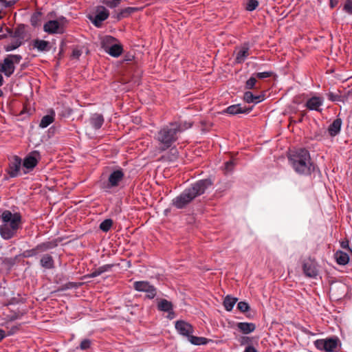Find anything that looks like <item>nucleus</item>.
<instances>
[{"label":"nucleus","mask_w":352,"mask_h":352,"mask_svg":"<svg viewBox=\"0 0 352 352\" xmlns=\"http://www.w3.org/2000/svg\"><path fill=\"white\" fill-rule=\"evenodd\" d=\"M1 224L0 225V235L4 240H9L13 238L21 228L22 217L20 213H12L6 210L1 215Z\"/></svg>","instance_id":"3"},{"label":"nucleus","mask_w":352,"mask_h":352,"mask_svg":"<svg viewBox=\"0 0 352 352\" xmlns=\"http://www.w3.org/2000/svg\"><path fill=\"white\" fill-rule=\"evenodd\" d=\"M40 160V153L37 151L32 152L23 160V166L29 170H32L38 164Z\"/></svg>","instance_id":"12"},{"label":"nucleus","mask_w":352,"mask_h":352,"mask_svg":"<svg viewBox=\"0 0 352 352\" xmlns=\"http://www.w3.org/2000/svg\"><path fill=\"white\" fill-rule=\"evenodd\" d=\"M190 128V125L183 127L181 123L170 122L164 126L155 135V140L160 145V150L165 151L172 146L177 140L179 134Z\"/></svg>","instance_id":"2"},{"label":"nucleus","mask_w":352,"mask_h":352,"mask_svg":"<svg viewBox=\"0 0 352 352\" xmlns=\"http://www.w3.org/2000/svg\"><path fill=\"white\" fill-rule=\"evenodd\" d=\"M322 104V100L320 97H312L306 102V107L309 110L320 111Z\"/></svg>","instance_id":"19"},{"label":"nucleus","mask_w":352,"mask_h":352,"mask_svg":"<svg viewBox=\"0 0 352 352\" xmlns=\"http://www.w3.org/2000/svg\"><path fill=\"white\" fill-rule=\"evenodd\" d=\"M258 6V1L257 0H248L245 6V9L248 11L252 12L256 9Z\"/></svg>","instance_id":"37"},{"label":"nucleus","mask_w":352,"mask_h":352,"mask_svg":"<svg viewBox=\"0 0 352 352\" xmlns=\"http://www.w3.org/2000/svg\"><path fill=\"white\" fill-rule=\"evenodd\" d=\"M5 30L8 34H9L11 37L14 38L16 40L19 41H23L25 38V30L24 25H18L14 31H12L11 29L8 28H6Z\"/></svg>","instance_id":"13"},{"label":"nucleus","mask_w":352,"mask_h":352,"mask_svg":"<svg viewBox=\"0 0 352 352\" xmlns=\"http://www.w3.org/2000/svg\"><path fill=\"white\" fill-rule=\"evenodd\" d=\"M239 342L240 343V345L241 346H243V345H252V338H250V337H248V336H241L240 337V338L239 339Z\"/></svg>","instance_id":"41"},{"label":"nucleus","mask_w":352,"mask_h":352,"mask_svg":"<svg viewBox=\"0 0 352 352\" xmlns=\"http://www.w3.org/2000/svg\"><path fill=\"white\" fill-rule=\"evenodd\" d=\"M289 160L294 170L298 174L309 175L314 170L310 154L305 148H299L290 155Z\"/></svg>","instance_id":"4"},{"label":"nucleus","mask_w":352,"mask_h":352,"mask_svg":"<svg viewBox=\"0 0 352 352\" xmlns=\"http://www.w3.org/2000/svg\"><path fill=\"white\" fill-rule=\"evenodd\" d=\"M3 78L2 76V75L0 74V87L2 86L3 85Z\"/></svg>","instance_id":"57"},{"label":"nucleus","mask_w":352,"mask_h":352,"mask_svg":"<svg viewBox=\"0 0 352 352\" xmlns=\"http://www.w3.org/2000/svg\"><path fill=\"white\" fill-rule=\"evenodd\" d=\"M109 16V10L104 6H98L96 8L94 14L90 15L89 19L92 23L97 28H100L102 23Z\"/></svg>","instance_id":"10"},{"label":"nucleus","mask_w":352,"mask_h":352,"mask_svg":"<svg viewBox=\"0 0 352 352\" xmlns=\"http://www.w3.org/2000/svg\"><path fill=\"white\" fill-rule=\"evenodd\" d=\"M187 340L194 345L199 346V345H205L208 342V340L204 337H197L191 334Z\"/></svg>","instance_id":"28"},{"label":"nucleus","mask_w":352,"mask_h":352,"mask_svg":"<svg viewBox=\"0 0 352 352\" xmlns=\"http://www.w3.org/2000/svg\"><path fill=\"white\" fill-rule=\"evenodd\" d=\"M6 5V7L10 8L14 6L18 0H2Z\"/></svg>","instance_id":"48"},{"label":"nucleus","mask_w":352,"mask_h":352,"mask_svg":"<svg viewBox=\"0 0 352 352\" xmlns=\"http://www.w3.org/2000/svg\"><path fill=\"white\" fill-rule=\"evenodd\" d=\"M55 113L53 110L50 111V114L44 116L40 122L39 126L42 129L47 127L54 121Z\"/></svg>","instance_id":"26"},{"label":"nucleus","mask_w":352,"mask_h":352,"mask_svg":"<svg viewBox=\"0 0 352 352\" xmlns=\"http://www.w3.org/2000/svg\"><path fill=\"white\" fill-rule=\"evenodd\" d=\"M175 327L179 335L186 338L194 333L192 325L182 320L176 321Z\"/></svg>","instance_id":"11"},{"label":"nucleus","mask_w":352,"mask_h":352,"mask_svg":"<svg viewBox=\"0 0 352 352\" xmlns=\"http://www.w3.org/2000/svg\"><path fill=\"white\" fill-rule=\"evenodd\" d=\"M19 330V327L18 326H12L10 330L8 331L6 336H12L16 333Z\"/></svg>","instance_id":"47"},{"label":"nucleus","mask_w":352,"mask_h":352,"mask_svg":"<svg viewBox=\"0 0 352 352\" xmlns=\"http://www.w3.org/2000/svg\"><path fill=\"white\" fill-rule=\"evenodd\" d=\"M178 123H181L182 124V126L183 127H185L186 126H188V124L190 125V128L191 127L192 124L191 123H188V122H177Z\"/></svg>","instance_id":"56"},{"label":"nucleus","mask_w":352,"mask_h":352,"mask_svg":"<svg viewBox=\"0 0 352 352\" xmlns=\"http://www.w3.org/2000/svg\"><path fill=\"white\" fill-rule=\"evenodd\" d=\"M234 166H235V163L233 160H229V161L226 162L224 164V170H225L226 173H231L233 170Z\"/></svg>","instance_id":"39"},{"label":"nucleus","mask_w":352,"mask_h":352,"mask_svg":"<svg viewBox=\"0 0 352 352\" xmlns=\"http://www.w3.org/2000/svg\"><path fill=\"white\" fill-rule=\"evenodd\" d=\"M344 10L348 14H352V0H346L344 5Z\"/></svg>","instance_id":"44"},{"label":"nucleus","mask_w":352,"mask_h":352,"mask_svg":"<svg viewBox=\"0 0 352 352\" xmlns=\"http://www.w3.org/2000/svg\"><path fill=\"white\" fill-rule=\"evenodd\" d=\"M5 3L2 0H0V19L1 18V12L4 8H6Z\"/></svg>","instance_id":"53"},{"label":"nucleus","mask_w":352,"mask_h":352,"mask_svg":"<svg viewBox=\"0 0 352 352\" xmlns=\"http://www.w3.org/2000/svg\"><path fill=\"white\" fill-rule=\"evenodd\" d=\"M315 346L319 350H324L327 352H330V338L326 339H319L314 342Z\"/></svg>","instance_id":"25"},{"label":"nucleus","mask_w":352,"mask_h":352,"mask_svg":"<svg viewBox=\"0 0 352 352\" xmlns=\"http://www.w3.org/2000/svg\"><path fill=\"white\" fill-rule=\"evenodd\" d=\"M237 309L240 311L244 313L250 309V306L248 302L245 301H241L237 304Z\"/></svg>","instance_id":"40"},{"label":"nucleus","mask_w":352,"mask_h":352,"mask_svg":"<svg viewBox=\"0 0 352 352\" xmlns=\"http://www.w3.org/2000/svg\"><path fill=\"white\" fill-rule=\"evenodd\" d=\"M272 74H273L272 72H263L255 73L253 75L256 77V78H258L260 79H263V78H267L271 77L272 76Z\"/></svg>","instance_id":"42"},{"label":"nucleus","mask_w":352,"mask_h":352,"mask_svg":"<svg viewBox=\"0 0 352 352\" xmlns=\"http://www.w3.org/2000/svg\"><path fill=\"white\" fill-rule=\"evenodd\" d=\"M32 46L34 49H36L38 52H49L51 49L50 43L41 39H35L32 41Z\"/></svg>","instance_id":"18"},{"label":"nucleus","mask_w":352,"mask_h":352,"mask_svg":"<svg viewBox=\"0 0 352 352\" xmlns=\"http://www.w3.org/2000/svg\"><path fill=\"white\" fill-rule=\"evenodd\" d=\"M104 123V118L101 114L94 113L90 118V124L95 129H99Z\"/></svg>","instance_id":"24"},{"label":"nucleus","mask_w":352,"mask_h":352,"mask_svg":"<svg viewBox=\"0 0 352 352\" xmlns=\"http://www.w3.org/2000/svg\"><path fill=\"white\" fill-rule=\"evenodd\" d=\"M341 247L343 249L349 248V242L348 241H342L341 242Z\"/></svg>","instance_id":"55"},{"label":"nucleus","mask_w":352,"mask_h":352,"mask_svg":"<svg viewBox=\"0 0 352 352\" xmlns=\"http://www.w3.org/2000/svg\"><path fill=\"white\" fill-rule=\"evenodd\" d=\"M92 345V340L88 338H85L81 340L79 346L77 349H80L82 351H87L91 348Z\"/></svg>","instance_id":"36"},{"label":"nucleus","mask_w":352,"mask_h":352,"mask_svg":"<svg viewBox=\"0 0 352 352\" xmlns=\"http://www.w3.org/2000/svg\"><path fill=\"white\" fill-rule=\"evenodd\" d=\"M3 94L2 90H1V89H0V98L3 96Z\"/></svg>","instance_id":"62"},{"label":"nucleus","mask_w":352,"mask_h":352,"mask_svg":"<svg viewBox=\"0 0 352 352\" xmlns=\"http://www.w3.org/2000/svg\"><path fill=\"white\" fill-rule=\"evenodd\" d=\"M327 131L330 133V126L327 129Z\"/></svg>","instance_id":"61"},{"label":"nucleus","mask_w":352,"mask_h":352,"mask_svg":"<svg viewBox=\"0 0 352 352\" xmlns=\"http://www.w3.org/2000/svg\"><path fill=\"white\" fill-rule=\"evenodd\" d=\"M100 274H101V273H100L99 269L97 268L94 272H92L90 274H89L88 276L89 278H95V277H97V276H100Z\"/></svg>","instance_id":"50"},{"label":"nucleus","mask_w":352,"mask_h":352,"mask_svg":"<svg viewBox=\"0 0 352 352\" xmlns=\"http://www.w3.org/2000/svg\"><path fill=\"white\" fill-rule=\"evenodd\" d=\"M244 100L248 103H258L264 100V95H254L251 91H246L243 96Z\"/></svg>","instance_id":"23"},{"label":"nucleus","mask_w":352,"mask_h":352,"mask_svg":"<svg viewBox=\"0 0 352 352\" xmlns=\"http://www.w3.org/2000/svg\"><path fill=\"white\" fill-rule=\"evenodd\" d=\"M136 10H137V8H132V7H128V8H124V9L121 10L120 12L117 14V19L118 20H120L122 18L127 17L130 14L133 13Z\"/></svg>","instance_id":"31"},{"label":"nucleus","mask_w":352,"mask_h":352,"mask_svg":"<svg viewBox=\"0 0 352 352\" xmlns=\"http://www.w3.org/2000/svg\"><path fill=\"white\" fill-rule=\"evenodd\" d=\"M6 336V333L4 330L0 329V342Z\"/></svg>","instance_id":"54"},{"label":"nucleus","mask_w":352,"mask_h":352,"mask_svg":"<svg viewBox=\"0 0 352 352\" xmlns=\"http://www.w3.org/2000/svg\"><path fill=\"white\" fill-rule=\"evenodd\" d=\"M341 349V342L338 337L331 336V352H338Z\"/></svg>","instance_id":"34"},{"label":"nucleus","mask_w":352,"mask_h":352,"mask_svg":"<svg viewBox=\"0 0 352 352\" xmlns=\"http://www.w3.org/2000/svg\"><path fill=\"white\" fill-rule=\"evenodd\" d=\"M40 265L42 267L47 270H52L54 268V261L53 257L48 254H44L40 260Z\"/></svg>","instance_id":"20"},{"label":"nucleus","mask_w":352,"mask_h":352,"mask_svg":"<svg viewBox=\"0 0 352 352\" xmlns=\"http://www.w3.org/2000/svg\"><path fill=\"white\" fill-rule=\"evenodd\" d=\"M302 269L306 277L316 278L318 276V265L313 258H307L304 259L302 263Z\"/></svg>","instance_id":"8"},{"label":"nucleus","mask_w":352,"mask_h":352,"mask_svg":"<svg viewBox=\"0 0 352 352\" xmlns=\"http://www.w3.org/2000/svg\"><path fill=\"white\" fill-rule=\"evenodd\" d=\"M38 252H39L38 250H36V246L34 248L25 251L23 253V256L25 257H32V256H35L36 255H37V254Z\"/></svg>","instance_id":"43"},{"label":"nucleus","mask_w":352,"mask_h":352,"mask_svg":"<svg viewBox=\"0 0 352 352\" xmlns=\"http://www.w3.org/2000/svg\"><path fill=\"white\" fill-rule=\"evenodd\" d=\"M331 100H335L332 94H331Z\"/></svg>","instance_id":"64"},{"label":"nucleus","mask_w":352,"mask_h":352,"mask_svg":"<svg viewBox=\"0 0 352 352\" xmlns=\"http://www.w3.org/2000/svg\"><path fill=\"white\" fill-rule=\"evenodd\" d=\"M133 288L138 292L146 293V297L148 299H153L157 295L156 288L148 281H135L133 283Z\"/></svg>","instance_id":"9"},{"label":"nucleus","mask_w":352,"mask_h":352,"mask_svg":"<svg viewBox=\"0 0 352 352\" xmlns=\"http://www.w3.org/2000/svg\"><path fill=\"white\" fill-rule=\"evenodd\" d=\"M157 309L161 311L168 313V314H173V306L171 302L166 300L161 299L157 304Z\"/></svg>","instance_id":"21"},{"label":"nucleus","mask_w":352,"mask_h":352,"mask_svg":"<svg viewBox=\"0 0 352 352\" xmlns=\"http://www.w3.org/2000/svg\"><path fill=\"white\" fill-rule=\"evenodd\" d=\"M173 316H174V314H169V315H168V318H169L170 319H172V318H173Z\"/></svg>","instance_id":"59"},{"label":"nucleus","mask_w":352,"mask_h":352,"mask_svg":"<svg viewBox=\"0 0 352 352\" xmlns=\"http://www.w3.org/2000/svg\"><path fill=\"white\" fill-rule=\"evenodd\" d=\"M256 83V77L252 75L245 82V88L247 89H254Z\"/></svg>","instance_id":"38"},{"label":"nucleus","mask_w":352,"mask_h":352,"mask_svg":"<svg viewBox=\"0 0 352 352\" xmlns=\"http://www.w3.org/2000/svg\"><path fill=\"white\" fill-rule=\"evenodd\" d=\"M334 258L336 263L340 265H345L349 261V254L341 250L337 251L334 254Z\"/></svg>","instance_id":"22"},{"label":"nucleus","mask_w":352,"mask_h":352,"mask_svg":"<svg viewBox=\"0 0 352 352\" xmlns=\"http://www.w3.org/2000/svg\"><path fill=\"white\" fill-rule=\"evenodd\" d=\"M118 3H119V2H118V1H107V2L105 3V4H106L108 7H109V8H115V7H116V6H117V5H118Z\"/></svg>","instance_id":"51"},{"label":"nucleus","mask_w":352,"mask_h":352,"mask_svg":"<svg viewBox=\"0 0 352 352\" xmlns=\"http://www.w3.org/2000/svg\"><path fill=\"white\" fill-rule=\"evenodd\" d=\"M237 300L238 299L236 298L232 297L229 295L226 296L223 300L225 309L228 311H232Z\"/></svg>","instance_id":"29"},{"label":"nucleus","mask_w":352,"mask_h":352,"mask_svg":"<svg viewBox=\"0 0 352 352\" xmlns=\"http://www.w3.org/2000/svg\"><path fill=\"white\" fill-rule=\"evenodd\" d=\"M212 185L210 179H200L186 188L180 195L172 200V204L177 209H182L197 197L203 195Z\"/></svg>","instance_id":"1"},{"label":"nucleus","mask_w":352,"mask_h":352,"mask_svg":"<svg viewBox=\"0 0 352 352\" xmlns=\"http://www.w3.org/2000/svg\"><path fill=\"white\" fill-rule=\"evenodd\" d=\"M113 266V264H106V265L99 267L98 269L102 274L104 272L110 271Z\"/></svg>","instance_id":"45"},{"label":"nucleus","mask_w":352,"mask_h":352,"mask_svg":"<svg viewBox=\"0 0 352 352\" xmlns=\"http://www.w3.org/2000/svg\"><path fill=\"white\" fill-rule=\"evenodd\" d=\"M123 49L120 45L113 44L106 50V52L113 57H118L122 53Z\"/></svg>","instance_id":"27"},{"label":"nucleus","mask_w":352,"mask_h":352,"mask_svg":"<svg viewBox=\"0 0 352 352\" xmlns=\"http://www.w3.org/2000/svg\"><path fill=\"white\" fill-rule=\"evenodd\" d=\"M112 225L113 221L111 219H107L104 220L102 222H101L99 228L102 231L107 232L108 231L110 230L111 228L112 227Z\"/></svg>","instance_id":"35"},{"label":"nucleus","mask_w":352,"mask_h":352,"mask_svg":"<svg viewBox=\"0 0 352 352\" xmlns=\"http://www.w3.org/2000/svg\"><path fill=\"white\" fill-rule=\"evenodd\" d=\"M56 245H57V244L56 242H53V241L44 242V243L37 245L36 250H38L39 252H43L47 250L53 249Z\"/></svg>","instance_id":"30"},{"label":"nucleus","mask_w":352,"mask_h":352,"mask_svg":"<svg viewBox=\"0 0 352 352\" xmlns=\"http://www.w3.org/2000/svg\"><path fill=\"white\" fill-rule=\"evenodd\" d=\"M236 328L243 334H250L256 329V324L252 322H239L236 324Z\"/></svg>","instance_id":"17"},{"label":"nucleus","mask_w":352,"mask_h":352,"mask_svg":"<svg viewBox=\"0 0 352 352\" xmlns=\"http://www.w3.org/2000/svg\"><path fill=\"white\" fill-rule=\"evenodd\" d=\"M250 45L248 43H244L239 48L236 54L235 62L236 63H242L250 55Z\"/></svg>","instance_id":"14"},{"label":"nucleus","mask_w":352,"mask_h":352,"mask_svg":"<svg viewBox=\"0 0 352 352\" xmlns=\"http://www.w3.org/2000/svg\"><path fill=\"white\" fill-rule=\"evenodd\" d=\"M23 44V41H19L18 40L14 39L9 44L5 45L4 50L6 52H11V51H13V50L17 49Z\"/></svg>","instance_id":"33"},{"label":"nucleus","mask_w":352,"mask_h":352,"mask_svg":"<svg viewBox=\"0 0 352 352\" xmlns=\"http://www.w3.org/2000/svg\"><path fill=\"white\" fill-rule=\"evenodd\" d=\"M243 352H258V350L252 345H248L245 348Z\"/></svg>","instance_id":"49"},{"label":"nucleus","mask_w":352,"mask_h":352,"mask_svg":"<svg viewBox=\"0 0 352 352\" xmlns=\"http://www.w3.org/2000/svg\"><path fill=\"white\" fill-rule=\"evenodd\" d=\"M342 120L340 118L336 119L333 123H331V136L337 135L341 129Z\"/></svg>","instance_id":"32"},{"label":"nucleus","mask_w":352,"mask_h":352,"mask_svg":"<svg viewBox=\"0 0 352 352\" xmlns=\"http://www.w3.org/2000/svg\"><path fill=\"white\" fill-rule=\"evenodd\" d=\"M251 110L252 108L243 107L240 104H237L229 106L224 112L230 115H236L238 113H249Z\"/></svg>","instance_id":"16"},{"label":"nucleus","mask_w":352,"mask_h":352,"mask_svg":"<svg viewBox=\"0 0 352 352\" xmlns=\"http://www.w3.org/2000/svg\"><path fill=\"white\" fill-rule=\"evenodd\" d=\"M124 176L125 174L122 168L117 167L113 169L108 177L106 187L111 189L120 186L124 179Z\"/></svg>","instance_id":"7"},{"label":"nucleus","mask_w":352,"mask_h":352,"mask_svg":"<svg viewBox=\"0 0 352 352\" xmlns=\"http://www.w3.org/2000/svg\"><path fill=\"white\" fill-rule=\"evenodd\" d=\"M7 36V34H3L1 36V38H6Z\"/></svg>","instance_id":"63"},{"label":"nucleus","mask_w":352,"mask_h":352,"mask_svg":"<svg viewBox=\"0 0 352 352\" xmlns=\"http://www.w3.org/2000/svg\"><path fill=\"white\" fill-rule=\"evenodd\" d=\"M170 151L172 152L170 160H175L177 157L178 152L176 149H171Z\"/></svg>","instance_id":"52"},{"label":"nucleus","mask_w":352,"mask_h":352,"mask_svg":"<svg viewBox=\"0 0 352 352\" xmlns=\"http://www.w3.org/2000/svg\"><path fill=\"white\" fill-rule=\"evenodd\" d=\"M21 166V160L18 156H14L10 162L8 174L11 177L18 175Z\"/></svg>","instance_id":"15"},{"label":"nucleus","mask_w":352,"mask_h":352,"mask_svg":"<svg viewBox=\"0 0 352 352\" xmlns=\"http://www.w3.org/2000/svg\"><path fill=\"white\" fill-rule=\"evenodd\" d=\"M82 53V51L79 47H76L72 51V56L75 58H78Z\"/></svg>","instance_id":"46"},{"label":"nucleus","mask_w":352,"mask_h":352,"mask_svg":"<svg viewBox=\"0 0 352 352\" xmlns=\"http://www.w3.org/2000/svg\"><path fill=\"white\" fill-rule=\"evenodd\" d=\"M113 39H114V38H113V37H112V36H108V37L107 38V40L108 41H110V40H113Z\"/></svg>","instance_id":"58"},{"label":"nucleus","mask_w":352,"mask_h":352,"mask_svg":"<svg viewBox=\"0 0 352 352\" xmlns=\"http://www.w3.org/2000/svg\"><path fill=\"white\" fill-rule=\"evenodd\" d=\"M0 32H3V27L0 28Z\"/></svg>","instance_id":"60"},{"label":"nucleus","mask_w":352,"mask_h":352,"mask_svg":"<svg viewBox=\"0 0 352 352\" xmlns=\"http://www.w3.org/2000/svg\"><path fill=\"white\" fill-rule=\"evenodd\" d=\"M67 19L64 16L58 17L56 20H50L45 23L43 30L49 34H62L65 33Z\"/></svg>","instance_id":"6"},{"label":"nucleus","mask_w":352,"mask_h":352,"mask_svg":"<svg viewBox=\"0 0 352 352\" xmlns=\"http://www.w3.org/2000/svg\"><path fill=\"white\" fill-rule=\"evenodd\" d=\"M21 60L22 56L19 54H8L2 61H0V74L10 77L15 71V65Z\"/></svg>","instance_id":"5"}]
</instances>
